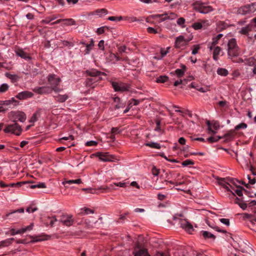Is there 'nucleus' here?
I'll use <instances>...</instances> for the list:
<instances>
[{
  "mask_svg": "<svg viewBox=\"0 0 256 256\" xmlns=\"http://www.w3.org/2000/svg\"><path fill=\"white\" fill-rule=\"evenodd\" d=\"M240 51L235 38H231L228 43V58L235 62L233 58L239 56Z\"/></svg>",
  "mask_w": 256,
  "mask_h": 256,
  "instance_id": "f257e3e1",
  "label": "nucleus"
},
{
  "mask_svg": "<svg viewBox=\"0 0 256 256\" xmlns=\"http://www.w3.org/2000/svg\"><path fill=\"white\" fill-rule=\"evenodd\" d=\"M48 84L50 86V88L52 91L58 92L62 90V88L58 87L60 84L61 79L60 77L57 76L55 74H50L47 78Z\"/></svg>",
  "mask_w": 256,
  "mask_h": 256,
  "instance_id": "f03ea898",
  "label": "nucleus"
},
{
  "mask_svg": "<svg viewBox=\"0 0 256 256\" xmlns=\"http://www.w3.org/2000/svg\"><path fill=\"white\" fill-rule=\"evenodd\" d=\"M142 238H139L134 249V256H150L148 250L146 248H143V246L140 240Z\"/></svg>",
  "mask_w": 256,
  "mask_h": 256,
  "instance_id": "7ed1b4c3",
  "label": "nucleus"
},
{
  "mask_svg": "<svg viewBox=\"0 0 256 256\" xmlns=\"http://www.w3.org/2000/svg\"><path fill=\"white\" fill-rule=\"evenodd\" d=\"M22 129L15 121L12 124L6 126L4 129V132L6 133H12L16 136H20L22 132Z\"/></svg>",
  "mask_w": 256,
  "mask_h": 256,
  "instance_id": "20e7f679",
  "label": "nucleus"
},
{
  "mask_svg": "<svg viewBox=\"0 0 256 256\" xmlns=\"http://www.w3.org/2000/svg\"><path fill=\"white\" fill-rule=\"evenodd\" d=\"M97 156L100 160L103 162H116L118 160L114 156L110 154L108 152H98Z\"/></svg>",
  "mask_w": 256,
  "mask_h": 256,
  "instance_id": "39448f33",
  "label": "nucleus"
},
{
  "mask_svg": "<svg viewBox=\"0 0 256 256\" xmlns=\"http://www.w3.org/2000/svg\"><path fill=\"white\" fill-rule=\"evenodd\" d=\"M240 250L243 253L246 254L244 255V256H251L254 252V251L250 246L248 244L244 242L241 243V244L240 245Z\"/></svg>",
  "mask_w": 256,
  "mask_h": 256,
  "instance_id": "423d86ee",
  "label": "nucleus"
},
{
  "mask_svg": "<svg viewBox=\"0 0 256 256\" xmlns=\"http://www.w3.org/2000/svg\"><path fill=\"white\" fill-rule=\"evenodd\" d=\"M180 224L181 228L189 234H192L194 230L192 225L186 220L180 219Z\"/></svg>",
  "mask_w": 256,
  "mask_h": 256,
  "instance_id": "0eeeda50",
  "label": "nucleus"
},
{
  "mask_svg": "<svg viewBox=\"0 0 256 256\" xmlns=\"http://www.w3.org/2000/svg\"><path fill=\"white\" fill-rule=\"evenodd\" d=\"M60 222L64 226H70L72 225L74 220L70 215H62L61 216Z\"/></svg>",
  "mask_w": 256,
  "mask_h": 256,
  "instance_id": "6e6552de",
  "label": "nucleus"
},
{
  "mask_svg": "<svg viewBox=\"0 0 256 256\" xmlns=\"http://www.w3.org/2000/svg\"><path fill=\"white\" fill-rule=\"evenodd\" d=\"M112 88L116 92H124L128 90V87L123 83H118L117 82H112Z\"/></svg>",
  "mask_w": 256,
  "mask_h": 256,
  "instance_id": "1a4fd4ad",
  "label": "nucleus"
},
{
  "mask_svg": "<svg viewBox=\"0 0 256 256\" xmlns=\"http://www.w3.org/2000/svg\"><path fill=\"white\" fill-rule=\"evenodd\" d=\"M33 91L40 94H48L52 92V89L48 86L36 87L33 89Z\"/></svg>",
  "mask_w": 256,
  "mask_h": 256,
  "instance_id": "9d476101",
  "label": "nucleus"
},
{
  "mask_svg": "<svg viewBox=\"0 0 256 256\" xmlns=\"http://www.w3.org/2000/svg\"><path fill=\"white\" fill-rule=\"evenodd\" d=\"M34 96L33 93L29 91H23L19 92L16 97L20 100H23L28 98L32 97Z\"/></svg>",
  "mask_w": 256,
  "mask_h": 256,
  "instance_id": "9b49d317",
  "label": "nucleus"
},
{
  "mask_svg": "<svg viewBox=\"0 0 256 256\" xmlns=\"http://www.w3.org/2000/svg\"><path fill=\"white\" fill-rule=\"evenodd\" d=\"M18 104V102L16 101L14 98H12L10 100L0 101V104H2L4 106H9L10 108H11V106H12V108L17 106Z\"/></svg>",
  "mask_w": 256,
  "mask_h": 256,
  "instance_id": "f8f14e48",
  "label": "nucleus"
},
{
  "mask_svg": "<svg viewBox=\"0 0 256 256\" xmlns=\"http://www.w3.org/2000/svg\"><path fill=\"white\" fill-rule=\"evenodd\" d=\"M114 185L116 186H120V187L124 188L126 186V183L124 182H116V183H114V184H110V187H108V186H100V188L98 189L99 190H107L111 188V189L114 190Z\"/></svg>",
  "mask_w": 256,
  "mask_h": 256,
  "instance_id": "ddd939ff",
  "label": "nucleus"
},
{
  "mask_svg": "<svg viewBox=\"0 0 256 256\" xmlns=\"http://www.w3.org/2000/svg\"><path fill=\"white\" fill-rule=\"evenodd\" d=\"M186 42L182 36H178L176 40L175 45L176 48H180L182 46H184Z\"/></svg>",
  "mask_w": 256,
  "mask_h": 256,
  "instance_id": "4468645a",
  "label": "nucleus"
},
{
  "mask_svg": "<svg viewBox=\"0 0 256 256\" xmlns=\"http://www.w3.org/2000/svg\"><path fill=\"white\" fill-rule=\"evenodd\" d=\"M86 73L88 75L92 77H96L100 76L102 72L98 71L95 69H91L86 71Z\"/></svg>",
  "mask_w": 256,
  "mask_h": 256,
  "instance_id": "2eb2a0df",
  "label": "nucleus"
},
{
  "mask_svg": "<svg viewBox=\"0 0 256 256\" xmlns=\"http://www.w3.org/2000/svg\"><path fill=\"white\" fill-rule=\"evenodd\" d=\"M222 49L220 46H216L212 52V58L215 61H217L218 59V56L221 52Z\"/></svg>",
  "mask_w": 256,
  "mask_h": 256,
  "instance_id": "dca6fc26",
  "label": "nucleus"
},
{
  "mask_svg": "<svg viewBox=\"0 0 256 256\" xmlns=\"http://www.w3.org/2000/svg\"><path fill=\"white\" fill-rule=\"evenodd\" d=\"M181 69L178 68L175 70L176 74L179 78L182 77L184 75L186 68V66L184 64L181 65Z\"/></svg>",
  "mask_w": 256,
  "mask_h": 256,
  "instance_id": "f3484780",
  "label": "nucleus"
},
{
  "mask_svg": "<svg viewBox=\"0 0 256 256\" xmlns=\"http://www.w3.org/2000/svg\"><path fill=\"white\" fill-rule=\"evenodd\" d=\"M162 208H164L165 210H161V212H169L170 208V204L168 200L166 202H161V209Z\"/></svg>",
  "mask_w": 256,
  "mask_h": 256,
  "instance_id": "a211bd4d",
  "label": "nucleus"
},
{
  "mask_svg": "<svg viewBox=\"0 0 256 256\" xmlns=\"http://www.w3.org/2000/svg\"><path fill=\"white\" fill-rule=\"evenodd\" d=\"M248 10L249 9L248 8V5H246L239 8L237 11V12L238 14L242 15L250 14Z\"/></svg>",
  "mask_w": 256,
  "mask_h": 256,
  "instance_id": "6ab92c4d",
  "label": "nucleus"
},
{
  "mask_svg": "<svg viewBox=\"0 0 256 256\" xmlns=\"http://www.w3.org/2000/svg\"><path fill=\"white\" fill-rule=\"evenodd\" d=\"M14 240V238H10L5 240H2L0 242V248L8 246L12 244V241Z\"/></svg>",
  "mask_w": 256,
  "mask_h": 256,
  "instance_id": "aec40b11",
  "label": "nucleus"
},
{
  "mask_svg": "<svg viewBox=\"0 0 256 256\" xmlns=\"http://www.w3.org/2000/svg\"><path fill=\"white\" fill-rule=\"evenodd\" d=\"M16 116V118H17L20 122H24L26 118V114L22 112H17Z\"/></svg>",
  "mask_w": 256,
  "mask_h": 256,
  "instance_id": "412c9836",
  "label": "nucleus"
},
{
  "mask_svg": "<svg viewBox=\"0 0 256 256\" xmlns=\"http://www.w3.org/2000/svg\"><path fill=\"white\" fill-rule=\"evenodd\" d=\"M228 178H218V184L224 188V187H226L227 184H228V182H230L228 180Z\"/></svg>",
  "mask_w": 256,
  "mask_h": 256,
  "instance_id": "4be33fe9",
  "label": "nucleus"
},
{
  "mask_svg": "<svg viewBox=\"0 0 256 256\" xmlns=\"http://www.w3.org/2000/svg\"><path fill=\"white\" fill-rule=\"evenodd\" d=\"M82 182V180L80 178L77 180H65L62 182L64 185L66 184H80Z\"/></svg>",
  "mask_w": 256,
  "mask_h": 256,
  "instance_id": "5701e85b",
  "label": "nucleus"
},
{
  "mask_svg": "<svg viewBox=\"0 0 256 256\" xmlns=\"http://www.w3.org/2000/svg\"><path fill=\"white\" fill-rule=\"evenodd\" d=\"M202 232L204 239L212 238V240H215L216 238V236L208 232L202 231Z\"/></svg>",
  "mask_w": 256,
  "mask_h": 256,
  "instance_id": "b1692460",
  "label": "nucleus"
},
{
  "mask_svg": "<svg viewBox=\"0 0 256 256\" xmlns=\"http://www.w3.org/2000/svg\"><path fill=\"white\" fill-rule=\"evenodd\" d=\"M56 100L60 102H64L68 98V96L66 94H58L56 96H54Z\"/></svg>",
  "mask_w": 256,
  "mask_h": 256,
  "instance_id": "393cba45",
  "label": "nucleus"
},
{
  "mask_svg": "<svg viewBox=\"0 0 256 256\" xmlns=\"http://www.w3.org/2000/svg\"><path fill=\"white\" fill-rule=\"evenodd\" d=\"M16 54L18 56L24 59L30 58V57L28 56L27 54L22 50H18L16 51Z\"/></svg>",
  "mask_w": 256,
  "mask_h": 256,
  "instance_id": "a878e982",
  "label": "nucleus"
},
{
  "mask_svg": "<svg viewBox=\"0 0 256 256\" xmlns=\"http://www.w3.org/2000/svg\"><path fill=\"white\" fill-rule=\"evenodd\" d=\"M217 74L221 76H226L228 74V70L224 68H218L217 70Z\"/></svg>",
  "mask_w": 256,
  "mask_h": 256,
  "instance_id": "bb28decb",
  "label": "nucleus"
},
{
  "mask_svg": "<svg viewBox=\"0 0 256 256\" xmlns=\"http://www.w3.org/2000/svg\"><path fill=\"white\" fill-rule=\"evenodd\" d=\"M64 24L68 26H73L76 24V21L72 18L64 19Z\"/></svg>",
  "mask_w": 256,
  "mask_h": 256,
  "instance_id": "cd10ccee",
  "label": "nucleus"
},
{
  "mask_svg": "<svg viewBox=\"0 0 256 256\" xmlns=\"http://www.w3.org/2000/svg\"><path fill=\"white\" fill-rule=\"evenodd\" d=\"M234 134L233 132H230L228 133H227V134H224L222 137V138L224 139V141L226 142V141L230 140L234 137Z\"/></svg>",
  "mask_w": 256,
  "mask_h": 256,
  "instance_id": "c85d7f7f",
  "label": "nucleus"
},
{
  "mask_svg": "<svg viewBox=\"0 0 256 256\" xmlns=\"http://www.w3.org/2000/svg\"><path fill=\"white\" fill-rule=\"evenodd\" d=\"M94 46V42L92 39L91 40L90 42V44H86V54H89L90 51L92 50V47Z\"/></svg>",
  "mask_w": 256,
  "mask_h": 256,
  "instance_id": "c756f323",
  "label": "nucleus"
},
{
  "mask_svg": "<svg viewBox=\"0 0 256 256\" xmlns=\"http://www.w3.org/2000/svg\"><path fill=\"white\" fill-rule=\"evenodd\" d=\"M5 76L8 78L10 79L14 82H16L18 80V76L16 74H12L8 72H6Z\"/></svg>",
  "mask_w": 256,
  "mask_h": 256,
  "instance_id": "7c9ffc66",
  "label": "nucleus"
},
{
  "mask_svg": "<svg viewBox=\"0 0 256 256\" xmlns=\"http://www.w3.org/2000/svg\"><path fill=\"white\" fill-rule=\"evenodd\" d=\"M46 188V186L44 182H40L38 184H32L30 186V188H31L32 189H34L35 188Z\"/></svg>",
  "mask_w": 256,
  "mask_h": 256,
  "instance_id": "2f4dec72",
  "label": "nucleus"
},
{
  "mask_svg": "<svg viewBox=\"0 0 256 256\" xmlns=\"http://www.w3.org/2000/svg\"><path fill=\"white\" fill-rule=\"evenodd\" d=\"M212 10V8L210 6L201 8L198 10L199 12L202 14H207Z\"/></svg>",
  "mask_w": 256,
  "mask_h": 256,
  "instance_id": "473e14b6",
  "label": "nucleus"
},
{
  "mask_svg": "<svg viewBox=\"0 0 256 256\" xmlns=\"http://www.w3.org/2000/svg\"><path fill=\"white\" fill-rule=\"evenodd\" d=\"M146 146H150L152 148H156L157 149L160 148V144L156 142H148L145 144Z\"/></svg>",
  "mask_w": 256,
  "mask_h": 256,
  "instance_id": "72a5a7b5",
  "label": "nucleus"
},
{
  "mask_svg": "<svg viewBox=\"0 0 256 256\" xmlns=\"http://www.w3.org/2000/svg\"><path fill=\"white\" fill-rule=\"evenodd\" d=\"M246 64L250 66H255L256 64H255L256 60L252 57L246 59Z\"/></svg>",
  "mask_w": 256,
  "mask_h": 256,
  "instance_id": "f704fd0d",
  "label": "nucleus"
},
{
  "mask_svg": "<svg viewBox=\"0 0 256 256\" xmlns=\"http://www.w3.org/2000/svg\"><path fill=\"white\" fill-rule=\"evenodd\" d=\"M222 137L220 136H210L209 137L207 140L210 143H213L214 142H218L220 139L222 138Z\"/></svg>",
  "mask_w": 256,
  "mask_h": 256,
  "instance_id": "c9c22d12",
  "label": "nucleus"
},
{
  "mask_svg": "<svg viewBox=\"0 0 256 256\" xmlns=\"http://www.w3.org/2000/svg\"><path fill=\"white\" fill-rule=\"evenodd\" d=\"M110 60L111 61L117 62L121 60V58L118 56L116 54L110 53L109 56Z\"/></svg>",
  "mask_w": 256,
  "mask_h": 256,
  "instance_id": "e433bc0d",
  "label": "nucleus"
},
{
  "mask_svg": "<svg viewBox=\"0 0 256 256\" xmlns=\"http://www.w3.org/2000/svg\"><path fill=\"white\" fill-rule=\"evenodd\" d=\"M248 10L250 12V14H252L256 12V4H248Z\"/></svg>",
  "mask_w": 256,
  "mask_h": 256,
  "instance_id": "4c0bfd02",
  "label": "nucleus"
},
{
  "mask_svg": "<svg viewBox=\"0 0 256 256\" xmlns=\"http://www.w3.org/2000/svg\"><path fill=\"white\" fill-rule=\"evenodd\" d=\"M251 30L250 26H246L242 28L241 30L240 31V32L243 34H247L249 31Z\"/></svg>",
  "mask_w": 256,
  "mask_h": 256,
  "instance_id": "58836bf2",
  "label": "nucleus"
},
{
  "mask_svg": "<svg viewBox=\"0 0 256 256\" xmlns=\"http://www.w3.org/2000/svg\"><path fill=\"white\" fill-rule=\"evenodd\" d=\"M96 14L102 16V15H106L108 14V10L106 8H102L96 10Z\"/></svg>",
  "mask_w": 256,
  "mask_h": 256,
  "instance_id": "ea45409f",
  "label": "nucleus"
},
{
  "mask_svg": "<svg viewBox=\"0 0 256 256\" xmlns=\"http://www.w3.org/2000/svg\"><path fill=\"white\" fill-rule=\"evenodd\" d=\"M228 180H229V182H230L231 184H232L233 185H234L237 188H238L240 186H238L237 184H238L240 183V181L238 180L229 178H228Z\"/></svg>",
  "mask_w": 256,
  "mask_h": 256,
  "instance_id": "a19ab883",
  "label": "nucleus"
},
{
  "mask_svg": "<svg viewBox=\"0 0 256 256\" xmlns=\"http://www.w3.org/2000/svg\"><path fill=\"white\" fill-rule=\"evenodd\" d=\"M98 190L96 189H94V188H82L83 190H87L88 192L91 193V194H98V190H100L98 188ZM102 190V192H104L105 190Z\"/></svg>",
  "mask_w": 256,
  "mask_h": 256,
  "instance_id": "79ce46f5",
  "label": "nucleus"
},
{
  "mask_svg": "<svg viewBox=\"0 0 256 256\" xmlns=\"http://www.w3.org/2000/svg\"><path fill=\"white\" fill-rule=\"evenodd\" d=\"M246 127L247 124L245 123L242 122L236 126L234 128V130H238L240 129H244L246 128Z\"/></svg>",
  "mask_w": 256,
  "mask_h": 256,
  "instance_id": "37998d69",
  "label": "nucleus"
},
{
  "mask_svg": "<svg viewBox=\"0 0 256 256\" xmlns=\"http://www.w3.org/2000/svg\"><path fill=\"white\" fill-rule=\"evenodd\" d=\"M39 115V112H36L34 113L30 120L31 123H34L38 120V116Z\"/></svg>",
  "mask_w": 256,
  "mask_h": 256,
  "instance_id": "c03bdc74",
  "label": "nucleus"
},
{
  "mask_svg": "<svg viewBox=\"0 0 256 256\" xmlns=\"http://www.w3.org/2000/svg\"><path fill=\"white\" fill-rule=\"evenodd\" d=\"M170 16L168 18H166V16H164V14H161V18H160L161 22L164 21L166 19H170V18L173 19L176 16V15L173 13H170Z\"/></svg>",
  "mask_w": 256,
  "mask_h": 256,
  "instance_id": "a18cd8bd",
  "label": "nucleus"
},
{
  "mask_svg": "<svg viewBox=\"0 0 256 256\" xmlns=\"http://www.w3.org/2000/svg\"><path fill=\"white\" fill-rule=\"evenodd\" d=\"M182 164L184 166L194 164V162L191 160H186L182 162Z\"/></svg>",
  "mask_w": 256,
  "mask_h": 256,
  "instance_id": "49530a36",
  "label": "nucleus"
},
{
  "mask_svg": "<svg viewBox=\"0 0 256 256\" xmlns=\"http://www.w3.org/2000/svg\"><path fill=\"white\" fill-rule=\"evenodd\" d=\"M8 88V86L6 84H3L0 86V92H4Z\"/></svg>",
  "mask_w": 256,
  "mask_h": 256,
  "instance_id": "de8ad7c7",
  "label": "nucleus"
},
{
  "mask_svg": "<svg viewBox=\"0 0 256 256\" xmlns=\"http://www.w3.org/2000/svg\"><path fill=\"white\" fill-rule=\"evenodd\" d=\"M55 19H56V17H54V16H52V18L48 17V18H46L44 20H42L41 21V23H42V24H48L51 21H52V20H54Z\"/></svg>",
  "mask_w": 256,
  "mask_h": 256,
  "instance_id": "09e8293b",
  "label": "nucleus"
},
{
  "mask_svg": "<svg viewBox=\"0 0 256 256\" xmlns=\"http://www.w3.org/2000/svg\"><path fill=\"white\" fill-rule=\"evenodd\" d=\"M33 227H34V224H33V223H32V224H30V225H29L25 228H22V232H24V233L27 231H30L33 228Z\"/></svg>",
  "mask_w": 256,
  "mask_h": 256,
  "instance_id": "8fccbe9b",
  "label": "nucleus"
},
{
  "mask_svg": "<svg viewBox=\"0 0 256 256\" xmlns=\"http://www.w3.org/2000/svg\"><path fill=\"white\" fill-rule=\"evenodd\" d=\"M24 209L23 208H20L18 210H14V211H12L10 212H9V213H8L6 214V217H8L9 216H10V214H15V213H16V212H19V213H24Z\"/></svg>",
  "mask_w": 256,
  "mask_h": 256,
  "instance_id": "3c124183",
  "label": "nucleus"
},
{
  "mask_svg": "<svg viewBox=\"0 0 256 256\" xmlns=\"http://www.w3.org/2000/svg\"><path fill=\"white\" fill-rule=\"evenodd\" d=\"M170 47H167L166 50L164 48H161V58H162L166 56V54L169 52V50Z\"/></svg>",
  "mask_w": 256,
  "mask_h": 256,
  "instance_id": "603ef678",
  "label": "nucleus"
},
{
  "mask_svg": "<svg viewBox=\"0 0 256 256\" xmlns=\"http://www.w3.org/2000/svg\"><path fill=\"white\" fill-rule=\"evenodd\" d=\"M238 188H239V189L236 190H235V192H234V194L236 193L239 196H242V194H243L242 190H244V188L242 186H240Z\"/></svg>",
  "mask_w": 256,
  "mask_h": 256,
  "instance_id": "864d4df0",
  "label": "nucleus"
},
{
  "mask_svg": "<svg viewBox=\"0 0 256 256\" xmlns=\"http://www.w3.org/2000/svg\"><path fill=\"white\" fill-rule=\"evenodd\" d=\"M224 188H225L227 191L230 192L232 195L235 196V194L231 190V189L234 190V188L230 184V182H228V184H227L226 187H224Z\"/></svg>",
  "mask_w": 256,
  "mask_h": 256,
  "instance_id": "5fc2aeb1",
  "label": "nucleus"
},
{
  "mask_svg": "<svg viewBox=\"0 0 256 256\" xmlns=\"http://www.w3.org/2000/svg\"><path fill=\"white\" fill-rule=\"evenodd\" d=\"M45 236L44 238H40V236H38V238H34L32 242H40V241L46 240H48V239L50 238V236Z\"/></svg>",
  "mask_w": 256,
  "mask_h": 256,
  "instance_id": "6e6d98bb",
  "label": "nucleus"
},
{
  "mask_svg": "<svg viewBox=\"0 0 256 256\" xmlns=\"http://www.w3.org/2000/svg\"><path fill=\"white\" fill-rule=\"evenodd\" d=\"M200 46L199 45H194V48L192 50V54H196L198 52V50H200Z\"/></svg>",
  "mask_w": 256,
  "mask_h": 256,
  "instance_id": "4d7b16f0",
  "label": "nucleus"
},
{
  "mask_svg": "<svg viewBox=\"0 0 256 256\" xmlns=\"http://www.w3.org/2000/svg\"><path fill=\"white\" fill-rule=\"evenodd\" d=\"M98 144V142L94 140H90L89 142H87L86 143V145L88 146H96Z\"/></svg>",
  "mask_w": 256,
  "mask_h": 256,
  "instance_id": "13d9d810",
  "label": "nucleus"
},
{
  "mask_svg": "<svg viewBox=\"0 0 256 256\" xmlns=\"http://www.w3.org/2000/svg\"><path fill=\"white\" fill-rule=\"evenodd\" d=\"M148 32L150 34H156L158 32V30L152 27H148L147 28Z\"/></svg>",
  "mask_w": 256,
  "mask_h": 256,
  "instance_id": "bf43d9fd",
  "label": "nucleus"
},
{
  "mask_svg": "<svg viewBox=\"0 0 256 256\" xmlns=\"http://www.w3.org/2000/svg\"><path fill=\"white\" fill-rule=\"evenodd\" d=\"M220 222L227 226H229L230 224V220L228 218H222L220 219Z\"/></svg>",
  "mask_w": 256,
  "mask_h": 256,
  "instance_id": "052dcab7",
  "label": "nucleus"
},
{
  "mask_svg": "<svg viewBox=\"0 0 256 256\" xmlns=\"http://www.w3.org/2000/svg\"><path fill=\"white\" fill-rule=\"evenodd\" d=\"M192 27L195 30H199L202 28V24L200 22H195L192 24Z\"/></svg>",
  "mask_w": 256,
  "mask_h": 256,
  "instance_id": "680f3d73",
  "label": "nucleus"
},
{
  "mask_svg": "<svg viewBox=\"0 0 256 256\" xmlns=\"http://www.w3.org/2000/svg\"><path fill=\"white\" fill-rule=\"evenodd\" d=\"M152 173L154 176H158L159 174V170L156 168L155 166H154L152 170Z\"/></svg>",
  "mask_w": 256,
  "mask_h": 256,
  "instance_id": "e2e57ef3",
  "label": "nucleus"
},
{
  "mask_svg": "<svg viewBox=\"0 0 256 256\" xmlns=\"http://www.w3.org/2000/svg\"><path fill=\"white\" fill-rule=\"evenodd\" d=\"M62 44L65 46H73V44L72 42L68 40H62Z\"/></svg>",
  "mask_w": 256,
  "mask_h": 256,
  "instance_id": "0e129e2a",
  "label": "nucleus"
},
{
  "mask_svg": "<svg viewBox=\"0 0 256 256\" xmlns=\"http://www.w3.org/2000/svg\"><path fill=\"white\" fill-rule=\"evenodd\" d=\"M239 206L243 210H246V208L248 206V204H247L244 201L242 203L240 204Z\"/></svg>",
  "mask_w": 256,
  "mask_h": 256,
  "instance_id": "69168bd1",
  "label": "nucleus"
},
{
  "mask_svg": "<svg viewBox=\"0 0 256 256\" xmlns=\"http://www.w3.org/2000/svg\"><path fill=\"white\" fill-rule=\"evenodd\" d=\"M130 102L128 106L132 104L134 106H137L139 104V101L138 100H135V99H132Z\"/></svg>",
  "mask_w": 256,
  "mask_h": 256,
  "instance_id": "338daca9",
  "label": "nucleus"
},
{
  "mask_svg": "<svg viewBox=\"0 0 256 256\" xmlns=\"http://www.w3.org/2000/svg\"><path fill=\"white\" fill-rule=\"evenodd\" d=\"M37 210L38 208H36L29 207L26 208V211L28 213H32Z\"/></svg>",
  "mask_w": 256,
  "mask_h": 256,
  "instance_id": "774afa93",
  "label": "nucleus"
}]
</instances>
